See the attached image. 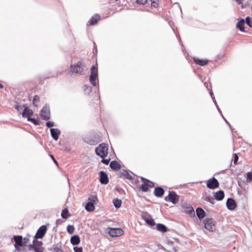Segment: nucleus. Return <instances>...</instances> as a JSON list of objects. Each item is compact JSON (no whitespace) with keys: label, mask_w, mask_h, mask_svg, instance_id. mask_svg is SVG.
<instances>
[{"label":"nucleus","mask_w":252,"mask_h":252,"mask_svg":"<svg viewBox=\"0 0 252 252\" xmlns=\"http://www.w3.org/2000/svg\"><path fill=\"white\" fill-rule=\"evenodd\" d=\"M196 215L197 217L200 219H201L203 218L205 216V212L204 210L200 208H198L196 210Z\"/></svg>","instance_id":"24"},{"label":"nucleus","mask_w":252,"mask_h":252,"mask_svg":"<svg viewBox=\"0 0 252 252\" xmlns=\"http://www.w3.org/2000/svg\"><path fill=\"white\" fill-rule=\"evenodd\" d=\"M3 88V85L0 83V89Z\"/></svg>","instance_id":"50"},{"label":"nucleus","mask_w":252,"mask_h":252,"mask_svg":"<svg viewBox=\"0 0 252 252\" xmlns=\"http://www.w3.org/2000/svg\"><path fill=\"white\" fill-rule=\"evenodd\" d=\"M157 228L158 231L162 232H165L167 231L166 227L162 224H158Z\"/></svg>","instance_id":"29"},{"label":"nucleus","mask_w":252,"mask_h":252,"mask_svg":"<svg viewBox=\"0 0 252 252\" xmlns=\"http://www.w3.org/2000/svg\"><path fill=\"white\" fill-rule=\"evenodd\" d=\"M164 193V190L162 188L158 187L156 188L154 190V194L156 196L161 197Z\"/></svg>","instance_id":"17"},{"label":"nucleus","mask_w":252,"mask_h":252,"mask_svg":"<svg viewBox=\"0 0 252 252\" xmlns=\"http://www.w3.org/2000/svg\"><path fill=\"white\" fill-rule=\"evenodd\" d=\"M14 240L15 242V244L19 246H22V236H15L14 237Z\"/></svg>","instance_id":"25"},{"label":"nucleus","mask_w":252,"mask_h":252,"mask_svg":"<svg viewBox=\"0 0 252 252\" xmlns=\"http://www.w3.org/2000/svg\"><path fill=\"white\" fill-rule=\"evenodd\" d=\"M158 0H151V5L153 7H157L158 5Z\"/></svg>","instance_id":"39"},{"label":"nucleus","mask_w":252,"mask_h":252,"mask_svg":"<svg viewBox=\"0 0 252 252\" xmlns=\"http://www.w3.org/2000/svg\"><path fill=\"white\" fill-rule=\"evenodd\" d=\"M50 131L52 137L55 140H58L59 139V136L60 134V130L57 128H51Z\"/></svg>","instance_id":"12"},{"label":"nucleus","mask_w":252,"mask_h":252,"mask_svg":"<svg viewBox=\"0 0 252 252\" xmlns=\"http://www.w3.org/2000/svg\"><path fill=\"white\" fill-rule=\"evenodd\" d=\"M226 206L229 210H233L236 208V204L233 199L228 198L226 202Z\"/></svg>","instance_id":"11"},{"label":"nucleus","mask_w":252,"mask_h":252,"mask_svg":"<svg viewBox=\"0 0 252 252\" xmlns=\"http://www.w3.org/2000/svg\"><path fill=\"white\" fill-rule=\"evenodd\" d=\"M86 209L89 211L91 212L93 211L94 209V203L91 202H89L85 206Z\"/></svg>","instance_id":"28"},{"label":"nucleus","mask_w":252,"mask_h":252,"mask_svg":"<svg viewBox=\"0 0 252 252\" xmlns=\"http://www.w3.org/2000/svg\"><path fill=\"white\" fill-rule=\"evenodd\" d=\"M219 186V183L215 178H212L208 180L207 183V187L210 189H214L218 188Z\"/></svg>","instance_id":"7"},{"label":"nucleus","mask_w":252,"mask_h":252,"mask_svg":"<svg viewBox=\"0 0 252 252\" xmlns=\"http://www.w3.org/2000/svg\"><path fill=\"white\" fill-rule=\"evenodd\" d=\"M108 233L109 235L112 237H118L119 236H121L123 234V231L122 229L119 228H108Z\"/></svg>","instance_id":"5"},{"label":"nucleus","mask_w":252,"mask_h":252,"mask_svg":"<svg viewBox=\"0 0 252 252\" xmlns=\"http://www.w3.org/2000/svg\"><path fill=\"white\" fill-rule=\"evenodd\" d=\"M67 231L70 234H72L74 232V227L73 225H69L67 227Z\"/></svg>","instance_id":"31"},{"label":"nucleus","mask_w":252,"mask_h":252,"mask_svg":"<svg viewBox=\"0 0 252 252\" xmlns=\"http://www.w3.org/2000/svg\"><path fill=\"white\" fill-rule=\"evenodd\" d=\"M28 120L29 121L32 122L35 125H38V121L36 120H35V119L31 118L30 117L29 119H28Z\"/></svg>","instance_id":"42"},{"label":"nucleus","mask_w":252,"mask_h":252,"mask_svg":"<svg viewBox=\"0 0 252 252\" xmlns=\"http://www.w3.org/2000/svg\"><path fill=\"white\" fill-rule=\"evenodd\" d=\"M43 243L41 241H38L35 240H34L33 241V246H36L37 247H42L41 246L42 245Z\"/></svg>","instance_id":"34"},{"label":"nucleus","mask_w":252,"mask_h":252,"mask_svg":"<svg viewBox=\"0 0 252 252\" xmlns=\"http://www.w3.org/2000/svg\"><path fill=\"white\" fill-rule=\"evenodd\" d=\"M239 4H241L242 8H245L248 6V3H244L243 2L244 0H236Z\"/></svg>","instance_id":"32"},{"label":"nucleus","mask_w":252,"mask_h":252,"mask_svg":"<svg viewBox=\"0 0 252 252\" xmlns=\"http://www.w3.org/2000/svg\"><path fill=\"white\" fill-rule=\"evenodd\" d=\"M47 228L45 225L41 226L37 230L35 237L36 238H42L46 232Z\"/></svg>","instance_id":"9"},{"label":"nucleus","mask_w":252,"mask_h":252,"mask_svg":"<svg viewBox=\"0 0 252 252\" xmlns=\"http://www.w3.org/2000/svg\"><path fill=\"white\" fill-rule=\"evenodd\" d=\"M246 23L250 27H252V24L251 22V19L249 17H247L246 19Z\"/></svg>","instance_id":"41"},{"label":"nucleus","mask_w":252,"mask_h":252,"mask_svg":"<svg viewBox=\"0 0 252 252\" xmlns=\"http://www.w3.org/2000/svg\"><path fill=\"white\" fill-rule=\"evenodd\" d=\"M147 0H137V2L140 4H144L146 3Z\"/></svg>","instance_id":"45"},{"label":"nucleus","mask_w":252,"mask_h":252,"mask_svg":"<svg viewBox=\"0 0 252 252\" xmlns=\"http://www.w3.org/2000/svg\"><path fill=\"white\" fill-rule=\"evenodd\" d=\"M140 189L143 191H144V192L147 191L149 189L148 185L145 184H142L141 185V186L140 187Z\"/></svg>","instance_id":"35"},{"label":"nucleus","mask_w":252,"mask_h":252,"mask_svg":"<svg viewBox=\"0 0 252 252\" xmlns=\"http://www.w3.org/2000/svg\"><path fill=\"white\" fill-rule=\"evenodd\" d=\"M183 209V212L185 213L191 215L192 214L193 215H194L193 208L191 206L187 205V206H184Z\"/></svg>","instance_id":"14"},{"label":"nucleus","mask_w":252,"mask_h":252,"mask_svg":"<svg viewBox=\"0 0 252 252\" xmlns=\"http://www.w3.org/2000/svg\"><path fill=\"white\" fill-rule=\"evenodd\" d=\"M110 160V158H109V159H104V158H103V159H102L101 162H102V163H104L105 164L107 165V164H108V163H109V162Z\"/></svg>","instance_id":"46"},{"label":"nucleus","mask_w":252,"mask_h":252,"mask_svg":"<svg viewBox=\"0 0 252 252\" xmlns=\"http://www.w3.org/2000/svg\"><path fill=\"white\" fill-rule=\"evenodd\" d=\"M247 180H249V181H251L252 180V173L248 172L247 173Z\"/></svg>","instance_id":"43"},{"label":"nucleus","mask_w":252,"mask_h":252,"mask_svg":"<svg viewBox=\"0 0 252 252\" xmlns=\"http://www.w3.org/2000/svg\"><path fill=\"white\" fill-rule=\"evenodd\" d=\"M29 250L30 251H33L35 252H43V248L42 247H37L33 246L32 245H29Z\"/></svg>","instance_id":"21"},{"label":"nucleus","mask_w":252,"mask_h":252,"mask_svg":"<svg viewBox=\"0 0 252 252\" xmlns=\"http://www.w3.org/2000/svg\"><path fill=\"white\" fill-rule=\"evenodd\" d=\"M194 61L197 64L200 65H204L208 62V60H200L199 59H194Z\"/></svg>","instance_id":"27"},{"label":"nucleus","mask_w":252,"mask_h":252,"mask_svg":"<svg viewBox=\"0 0 252 252\" xmlns=\"http://www.w3.org/2000/svg\"><path fill=\"white\" fill-rule=\"evenodd\" d=\"M46 125L48 127H51L54 126V123L51 121H48L46 123Z\"/></svg>","instance_id":"40"},{"label":"nucleus","mask_w":252,"mask_h":252,"mask_svg":"<svg viewBox=\"0 0 252 252\" xmlns=\"http://www.w3.org/2000/svg\"><path fill=\"white\" fill-rule=\"evenodd\" d=\"M41 116L45 120H48L50 118L49 108L47 106H44L41 111Z\"/></svg>","instance_id":"8"},{"label":"nucleus","mask_w":252,"mask_h":252,"mask_svg":"<svg viewBox=\"0 0 252 252\" xmlns=\"http://www.w3.org/2000/svg\"><path fill=\"white\" fill-rule=\"evenodd\" d=\"M179 196L175 192L169 191V194L166 196L165 200L166 201L171 202L173 204H176L179 200Z\"/></svg>","instance_id":"4"},{"label":"nucleus","mask_w":252,"mask_h":252,"mask_svg":"<svg viewBox=\"0 0 252 252\" xmlns=\"http://www.w3.org/2000/svg\"><path fill=\"white\" fill-rule=\"evenodd\" d=\"M32 110L29 109L28 107H26L24 109L22 115L24 117L29 119L32 116Z\"/></svg>","instance_id":"15"},{"label":"nucleus","mask_w":252,"mask_h":252,"mask_svg":"<svg viewBox=\"0 0 252 252\" xmlns=\"http://www.w3.org/2000/svg\"><path fill=\"white\" fill-rule=\"evenodd\" d=\"M143 218L148 224L151 226L155 225L154 220L151 216H144Z\"/></svg>","instance_id":"19"},{"label":"nucleus","mask_w":252,"mask_h":252,"mask_svg":"<svg viewBox=\"0 0 252 252\" xmlns=\"http://www.w3.org/2000/svg\"><path fill=\"white\" fill-rule=\"evenodd\" d=\"M224 196L223 192L221 190H220L215 194L214 197L217 200H221L223 198Z\"/></svg>","instance_id":"20"},{"label":"nucleus","mask_w":252,"mask_h":252,"mask_svg":"<svg viewBox=\"0 0 252 252\" xmlns=\"http://www.w3.org/2000/svg\"><path fill=\"white\" fill-rule=\"evenodd\" d=\"M82 66V63L79 62L77 63L76 64L71 65L70 71L72 73H81L83 70Z\"/></svg>","instance_id":"6"},{"label":"nucleus","mask_w":252,"mask_h":252,"mask_svg":"<svg viewBox=\"0 0 252 252\" xmlns=\"http://www.w3.org/2000/svg\"><path fill=\"white\" fill-rule=\"evenodd\" d=\"M245 24L244 20L242 19L237 24V28L239 29L241 31H244V25Z\"/></svg>","instance_id":"26"},{"label":"nucleus","mask_w":252,"mask_h":252,"mask_svg":"<svg viewBox=\"0 0 252 252\" xmlns=\"http://www.w3.org/2000/svg\"><path fill=\"white\" fill-rule=\"evenodd\" d=\"M108 147L105 143L100 144L96 149V154L101 158H104L108 155Z\"/></svg>","instance_id":"1"},{"label":"nucleus","mask_w":252,"mask_h":252,"mask_svg":"<svg viewBox=\"0 0 252 252\" xmlns=\"http://www.w3.org/2000/svg\"><path fill=\"white\" fill-rule=\"evenodd\" d=\"M100 182L102 184H107L108 183V178L107 174L103 171H100Z\"/></svg>","instance_id":"10"},{"label":"nucleus","mask_w":252,"mask_h":252,"mask_svg":"<svg viewBox=\"0 0 252 252\" xmlns=\"http://www.w3.org/2000/svg\"><path fill=\"white\" fill-rule=\"evenodd\" d=\"M120 176L124 179L130 180L132 179V176L129 174L128 172L126 170H123L120 173Z\"/></svg>","instance_id":"18"},{"label":"nucleus","mask_w":252,"mask_h":252,"mask_svg":"<svg viewBox=\"0 0 252 252\" xmlns=\"http://www.w3.org/2000/svg\"><path fill=\"white\" fill-rule=\"evenodd\" d=\"M203 222L205 228L210 231H214L216 229L215 221L212 219H206Z\"/></svg>","instance_id":"3"},{"label":"nucleus","mask_w":252,"mask_h":252,"mask_svg":"<svg viewBox=\"0 0 252 252\" xmlns=\"http://www.w3.org/2000/svg\"><path fill=\"white\" fill-rule=\"evenodd\" d=\"M52 252H63V251L59 248H54Z\"/></svg>","instance_id":"48"},{"label":"nucleus","mask_w":252,"mask_h":252,"mask_svg":"<svg viewBox=\"0 0 252 252\" xmlns=\"http://www.w3.org/2000/svg\"><path fill=\"white\" fill-rule=\"evenodd\" d=\"M167 245L168 246L172 247V251L169 248H168L167 250H166V251L168 252H179V248L176 246H175L173 245V243L170 242L169 240L167 241Z\"/></svg>","instance_id":"16"},{"label":"nucleus","mask_w":252,"mask_h":252,"mask_svg":"<svg viewBox=\"0 0 252 252\" xmlns=\"http://www.w3.org/2000/svg\"><path fill=\"white\" fill-rule=\"evenodd\" d=\"M238 160V157L237 155V154H235L234 155V164H236Z\"/></svg>","instance_id":"47"},{"label":"nucleus","mask_w":252,"mask_h":252,"mask_svg":"<svg viewBox=\"0 0 252 252\" xmlns=\"http://www.w3.org/2000/svg\"><path fill=\"white\" fill-rule=\"evenodd\" d=\"M205 200L207 202H210L212 205L214 204V198L211 196H207L205 198Z\"/></svg>","instance_id":"37"},{"label":"nucleus","mask_w":252,"mask_h":252,"mask_svg":"<svg viewBox=\"0 0 252 252\" xmlns=\"http://www.w3.org/2000/svg\"><path fill=\"white\" fill-rule=\"evenodd\" d=\"M80 242L79 237L77 235H74L71 238L70 242L73 245H78Z\"/></svg>","instance_id":"23"},{"label":"nucleus","mask_w":252,"mask_h":252,"mask_svg":"<svg viewBox=\"0 0 252 252\" xmlns=\"http://www.w3.org/2000/svg\"><path fill=\"white\" fill-rule=\"evenodd\" d=\"M62 217L64 219H67L68 217V210L67 209H64L63 210L62 214Z\"/></svg>","instance_id":"33"},{"label":"nucleus","mask_w":252,"mask_h":252,"mask_svg":"<svg viewBox=\"0 0 252 252\" xmlns=\"http://www.w3.org/2000/svg\"><path fill=\"white\" fill-rule=\"evenodd\" d=\"M113 204L116 208H120L121 206L122 201L120 199H115L113 201Z\"/></svg>","instance_id":"30"},{"label":"nucleus","mask_w":252,"mask_h":252,"mask_svg":"<svg viewBox=\"0 0 252 252\" xmlns=\"http://www.w3.org/2000/svg\"><path fill=\"white\" fill-rule=\"evenodd\" d=\"M100 17L98 15H95L93 16L91 19L88 21L87 25H94L97 24L98 21L99 20Z\"/></svg>","instance_id":"13"},{"label":"nucleus","mask_w":252,"mask_h":252,"mask_svg":"<svg viewBox=\"0 0 252 252\" xmlns=\"http://www.w3.org/2000/svg\"><path fill=\"white\" fill-rule=\"evenodd\" d=\"M14 246H15V248H16V250L17 251H20V246H19V245H18L17 244H15Z\"/></svg>","instance_id":"49"},{"label":"nucleus","mask_w":252,"mask_h":252,"mask_svg":"<svg viewBox=\"0 0 252 252\" xmlns=\"http://www.w3.org/2000/svg\"><path fill=\"white\" fill-rule=\"evenodd\" d=\"M15 108H16L17 110H18V109H19V106H16Z\"/></svg>","instance_id":"51"},{"label":"nucleus","mask_w":252,"mask_h":252,"mask_svg":"<svg viewBox=\"0 0 252 252\" xmlns=\"http://www.w3.org/2000/svg\"><path fill=\"white\" fill-rule=\"evenodd\" d=\"M110 167L114 170H118L120 169L121 165L117 161H112L110 164Z\"/></svg>","instance_id":"22"},{"label":"nucleus","mask_w":252,"mask_h":252,"mask_svg":"<svg viewBox=\"0 0 252 252\" xmlns=\"http://www.w3.org/2000/svg\"><path fill=\"white\" fill-rule=\"evenodd\" d=\"M39 101V96H38L37 95L35 96V97H34L33 100V104H34V105L36 106L37 105L36 103L37 102H38Z\"/></svg>","instance_id":"38"},{"label":"nucleus","mask_w":252,"mask_h":252,"mask_svg":"<svg viewBox=\"0 0 252 252\" xmlns=\"http://www.w3.org/2000/svg\"><path fill=\"white\" fill-rule=\"evenodd\" d=\"M51 158H52L53 159H54V157H53V156L51 155Z\"/></svg>","instance_id":"52"},{"label":"nucleus","mask_w":252,"mask_h":252,"mask_svg":"<svg viewBox=\"0 0 252 252\" xmlns=\"http://www.w3.org/2000/svg\"><path fill=\"white\" fill-rule=\"evenodd\" d=\"M74 252H82V248L81 247H74Z\"/></svg>","instance_id":"44"},{"label":"nucleus","mask_w":252,"mask_h":252,"mask_svg":"<svg viewBox=\"0 0 252 252\" xmlns=\"http://www.w3.org/2000/svg\"><path fill=\"white\" fill-rule=\"evenodd\" d=\"M53 160H54V161L55 163H57V162L56 160L55 159H54Z\"/></svg>","instance_id":"53"},{"label":"nucleus","mask_w":252,"mask_h":252,"mask_svg":"<svg viewBox=\"0 0 252 252\" xmlns=\"http://www.w3.org/2000/svg\"><path fill=\"white\" fill-rule=\"evenodd\" d=\"M89 200H90V202L94 203L97 200V197L95 195H92L89 197Z\"/></svg>","instance_id":"36"},{"label":"nucleus","mask_w":252,"mask_h":252,"mask_svg":"<svg viewBox=\"0 0 252 252\" xmlns=\"http://www.w3.org/2000/svg\"><path fill=\"white\" fill-rule=\"evenodd\" d=\"M91 74L90 77V81L93 86H95L96 85V80L98 76L97 70L94 65L91 67Z\"/></svg>","instance_id":"2"}]
</instances>
